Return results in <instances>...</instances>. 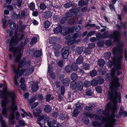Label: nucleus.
<instances>
[{
	"label": "nucleus",
	"instance_id": "obj_1",
	"mask_svg": "<svg viewBox=\"0 0 127 127\" xmlns=\"http://www.w3.org/2000/svg\"><path fill=\"white\" fill-rule=\"evenodd\" d=\"M114 68L112 69L110 75L113 78L111 84V91L108 92V98L112 101L113 104L110 102L108 103L106 108L104 110L100 109L97 111L98 115L103 114L107 118L109 116H111L113 114L114 115L117 108L116 104L117 99L119 100V102H121V94L119 92H117V89L120 85L119 82V79L117 77H114L115 72H117L118 75L121 74L122 73L121 65L122 63H113Z\"/></svg>",
	"mask_w": 127,
	"mask_h": 127
},
{
	"label": "nucleus",
	"instance_id": "obj_2",
	"mask_svg": "<svg viewBox=\"0 0 127 127\" xmlns=\"http://www.w3.org/2000/svg\"><path fill=\"white\" fill-rule=\"evenodd\" d=\"M24 36V34L22 33L18 36L17 34L14 36L12 37L11 39L9 44V50L10 51H12L14 56L15 57L14 62H18L21 57V54L22 53L23 48L22 46L18 47L16 49H15L13 45L16 44L18 40H21Z\"/></svg>",
	"mask_w": 127,
	"mask_h": 127
},
{
	"label": "nucleus",
	"instance_id": "obj_3",
	"mask_svg": "<svg viewBox=\"0 0 127 127\" xmlns=\"http://www.w3.org/2000/svg\"><path fill=\"white\" fill-rule=\"evenodd\" d=\"M14 73L15 74V76L14 78V84L17 86L18 85L17 79L22 76L24 73L25 75H28L32 73L34 70V68L33 66L31 67L22 69L19 71V69H16L14 67V65L13 64L11 65Z\"/></svg>",
	"mask_w": 127,
	"mask_h": 127
},
{
	"label": "nucleus",
	"instance_id": "obj_4",
	"mask_svg": "<svg viewBox=\"0 0 127 127\" xmlns=\"http://www.w3.org/2000/svg\"><path fill=\"white\" fill-rule=\"evenodd\" d=\"M108 31L105 32L101 34V39H104L107 37L109 38H112L115 42H118L119 41L121 37L120 33L119 32L115 31L113 32V34L108 35Z\"/></svg>",
	"mask_w": 127,
	"mask_h": 127
},
{
	"label": "nucleus",
	"instance_id": "obj_5",
	"mask_svg": "<svg viewBox=\"0 0 127 127\" xmlns=\"http://www.w3.org/2000/svg\"><path fill=\"white\" fill-rule=\"evenodd\" d=\"M4 92L5 93V98L7 99L8 97L10 98L12 102L11 106L9 109L10 110H17V107L15 105L14 102L16 96L14 93L12 91H7V90H5Z\"/></svg>",
	"mask_w": 127,
	"mask_h": 127
},
{
	"label": "nucleus",
	"instance_id": "obj_6",
	"mask_svg": "<svg viewBox=\"0 0 127 127\" xmlns=\"http://www.w3.org/2000/svg\"><path fill=\"white\" fill-rule=\"evenodd\" d=\"M31 64V62L30 61H26V59L25 58H23L19 62L18 64V67L17 69H19V68L23 66L27 67L29 66Z\"/></svg>",
	"mask_w": 127,
	"mask_h": 127
},
{
	"label": "nucleus",
	"instance_id": "obj_7",
	"mask_svg": "<svg viewBox=\"0 0 127 127\" xmlns=\"http://www.w3.org/2000/svg\"><path fill=\"white\" fill-rule=\"evenodd\" d=\"M69 54V49L67 47H64L62 49L61 54L63 58L65 59H67Z\"/></svg>",
	"mask_w": 127,
	"mask_h": 127
},
{
	"label": "nucleus",
	"instance_id": "obj_8",
	"mask_svg": "<svg viewBox=\"0 0 127 127\" xmlns=\"http://www.w3.org/2000/svg\"><path fill=\"white\" fill-rule=\"evenodd\" d=\"M84 114L85 115L88 116L89 118H94L97 120H101L100 117L97 115L96 114L90 113L88 112H85Z\"/></svg>",
	"mask_w": 127,
	"mask_h": 127
},
{
	"label": "nucleus",
	"instance_id": "obj_9",
	"mask_svg": "<svg viewBox=\"0 0 127 127\" xmlns=\"http://www.w3.org/2000/svg\"><path fill=\"white\" fill-rule=\"evenodd\" d=\"M123 46V43L118 45L117 47L114 48L113 50V54H115L117 51L121 53L123 49L122 48Z\"/></svg>",
	"mask_w": 127,
	"mask_h": 127
},
{
	"label": "nucleus",
	"instance_id": "obj_10",
	"mask_svg": "<svg viewBox=\"0 0 127 127\" xmlns=\"http://www.w3.org/2000/svg\"><path fill=\"white\" fill-rule=\"evenodd\" d=\"M100 118L101 119V120L102 123L99 122L97 121H94L92 123V125L94 127H101V125L102 124V123H103L102 122V120L103 118L104 117L102 116H101Z\"/></svg>",
	"mask_w": 127,
	"mask_h": 127
},
{
	"label": "nucleus",
	"instance_id": "obj_11",
	"mask_svg": "<svg viewBox=\"0 0 127 127\" xmlns=\"http://www.w3.org/2000/svg\"><path fill=\"white\" fill-rule=\"evenodd\" d=\"M12 110L11 112V114L10 115V119L11 120H10V124H14L16 122L14 120H13L14 118V115L15 114V111L16 110Z\"/></svg>",
	"mask_w": 127,
	"mask_h": 127
},
{
	"label": "nucleus",
	"instance_id": "obj_12",
	"mask_svg": "<svg viewBox=\"0 0 127 127\" xmlns=\"http://www.w3.org/2000/svg\"><path fill=\"white\" fill-rule=\"evenodd\" d=\"M83 82L80 80L78 81L77 83V87L78 91H81L83 89Z\"/></svg>",
	"mask_w": 127,
	"mask_h": 127
},
{
	"label": "nucleus",
	"instance_id": "obj_13",
	"mask_svg": "<svg viewBox=\"0 0 127 127\" xmlns=\"http://www.w3.org/2000/svg\"><path fill=\"white\" fill-rule=\"evenodd\" d=\"M16 16L17 18L20 19L22 18L24 19L26 17V13L25 11L24 10H21V13L18 15H17L16 14Z\"/></svg>",
	"mask_w": 127,
	"mask_h": 127
},
{
	"label": "nucleus",
	"instance_id": "obj_14",
	"mask_svg": "<svg viewBox=\"0 0 127 127\" xmlns=\"http://www.w3.org/2000/svg\"><path fill=\"white\" fill-rule=\"evenodd\" d=\"M38 83L35 82L32 85L31 89L33 92H35L38 89Z\"/></svg>",
	"mask_w": 127,
	"mask_h": 127
},
{
	"label": "nucleus",
	"instance_id": "obj_15",
	"mask_svg": "<svg viewBox=\"0 0 127 127\" xmlns=\"http://www.w3.org/2000/svg\"><path fill=\"white\" fill-rule=\"evenodd\" d=\"M69 11L71 12L74 17L76 16L78 14L79 10L77 8H73L70 9Z\"/></svg>",
	"mask_w": 127,
	"mask_h": 127
},
{
	"label": "nucleus",
	"instance_id": "obj_16",
	"mask_svg": "<svg viewBox=\"0 0 127 127\" xmlns=\"http://www.w3.org/2000/svg\"><path fill=\"white\" fill-rule=\"evenodd\" d=\"M9 24L10 27L12 29L14 30L16 28V25L14 22H12V21L9 20L8 22Z\"/></svg>",
	"mask_w": 127,
	"mask_h": 127
},
{
	"label": "nucleus",
	"instance_id": "obj_17",
	"mask_svg": "<svg viewBox=\"0 0 127 127\" xmlns=\"http://www.w3.org/2000/svg\"><path fill=\"white\" fill-rule=\"evenodd\" d=\"M61 29L62 26L60 25H59L58 27L54 29L53 30V31L54 33L56 34L58 33H60L61 30Z\"/></svg>",
	"mask_w": 127,
	"mask_h": 127
},
{
	"label": "nucleus",
	"instance_id": "obj_18",
	"mask_svg": "<svg viewBox=\"0 0 127 127\" xmlns=\"http://www.w3.org/2000/svg\"><path fill=\"white\" fill-rule=\"evenodd\" d=\"M36 110L37 111L36 112H34L33 111V114L35 117H39L40 115V113L41 112V111L40 109L36 108Z\"/></svg>",
	"mask_w": 127,
	"mask_h": 127
},
{
	"label": "nucleus",
	"instance_id": "obj_19",
	"mask_svg": "<svg viewBox=\"0 0 127 127\" xmlns=\"http://www.w3.org/2000/svg\"><path fill=\"white\" fill-rule=\"evenodd\" d=\"M83 51L82 47H78L76 49L75 53L77 55H79L81 54Z\"/></svg>",
	"mask_w": 127,
	"mask_h": 127
},
{
	"label": "nucleus",
	"instance_id": "obj_20",
	"mask_svg": "<svg viewBox=\"0 0 127 127\" xmlns=\"http://www.w3.org/2000/svg\"><path fill=\"white\" fill-rule=\"evenodd\" d=\"M44 110L47 113H50L52 110V108L50 105H47L45 106Z\"/></svg>",
	"mask_w": 127,
	"mask_h": 127
},
{
	"label": "nucleus",
	"instance_id": "obj_21",
	"mask_svg": "<svg viewBox=\"0 0 127 127\" xmlns=\"http://www.w3.org/2000/svg\"><path fill=\"white\" fill-rule=\"evenodd\" d=\"M83 62V57L80 56L76 60V63L77 64H79L82 63Z\"/></svg>",
	"mask_w": 127,
	"mask_h": 127
},
{
	"label": "nucleus",
	"instance_id": "obj_22",
	"mask_svg": "<svg viewBox=\"0 0 127 127\" xmlns=\"http://www.w3.org/2000/svg\"><path fill=\"white\" fill-rule=\"evenodd\" d=\"M52 16V12L50 11H47L45 12L44 17L45 19H48L50 18Z\"/></svg>",
	"mask_w": 127,
	"mask_h": 127
},
{
	"label": "nucleus",
	"instance_id": "obj_23",
	"mask_svg": "<svg viewBox=\"0 0 127 127\" xmlns=\"http://www.w3.org/2000/svg\"><path fill=\"white\" fill-rule=\"evenodd\" d=\"M69 30L68 29L66 28L65 29H62V27L61 30L60 32V33L61 34L64 35H65L68 32H67V31Z\"/></svg>",
	"mask_w": 127,
	"mask_h": 127
},
{
	"label": "nucleus",
	"instance_id": "obj_24",
	"mask_svg": "<svg viewBox=\"0 0 127 127\" xmlns=\"http://www.w3.org/2000/svg\"><path fill=\"white\" fill-rule=\"evenodd\" d=\"M63 85L64 86H68L70 83V81L69 79L67 78L64 79L63 80Z\"/></svg>",
	"mask_w": 127,
	"mask_h": 127
},
{
	"label": "nucleus",
	"instance_id": "obj_25",
	"mask_svg": "<svg viewBox=\"0 0 127 127\" xmlns=\"http://www.w3.org/2000/svg\"><path fill=\"white\" fill-rule=\"evenodd\" d=\"M105 64V62L103 59H100L98 61V65L100 67L104 66Z\"/></svg>",
	"mask_w": 127,
	"mask_h": 127
},
{
	"label": "nucleus",
	"instance_id": "obj_26",
	"mask_svg": "<svg viewBox=\"0 0 127 127\" xmlns=\"http://www.w3.org/2000/svg\"><path fill=\"white\" fill-rule=\"evenodd\" d=\"M0 122L1 125V127H7L5 121L3 120L2 117L1 116H0Z\"/></svg>",
	"mask_w": 127,
	"mask_h": 127
},
{
	"label": "nucleus",
	"instance_id": "obj_27",
	"mask_svg": "<svg viewBox=\"0 0 127 127\" xmlns=\"http://www.w3.org/2000/svg\"><path fill=\"white\" fill-rule=\"evenodd\" d=\"M70 87L72 90L75 89L77 87V83L75 81L71 82L70 84Z\"/></svg>",
	"mask_w": 127,
	"mask_h": 127
},
{
	"label": "nucleus",
	"instance_id": "obj_28",
	"mask_svg": "<svg viewBox=\"0 0 127 127\" xmlns=\"http://www.w3.org/2000/svg\"><path fill=\"white\" fill-rule=\"evenodd\" d=\"M42 52L40 51H37L34 52L33 53V56L35 57H40L41 55Z\"/></svg>",
	"mask_w": 127,
	"mask_h": 127
},
{
	"label": "nucleus",
	"instance_id": "obj_29",
	"mask_svg": "<svg viewBox=\"0 0 127 127\" xmlns=\"http://www.w3.org/2000/svg\"><path fill=\"white\" fill-rule=\"evenodd\" d=\"M61 47V45L59 44L55 43L53 44V47L54 50H58L60 49Z\"/></svg>",
	"mask_w": 127,
	"mask_h": 127
},
{
	"label": "nucleus",
	"instance_id": "obj_30",
	"mask_svg": "<svg viewBox=\"0 0 127 127\" xmlns=\"http://www.w3.org/2000/svg\"><path fill=\"white\" fill-rule=\"evenodd\" d=\"M50 5H46L45 4H44L43 3H41L40 4L39 6V7L42 10H45L46 7H50Z\"/></svg>",
	"mask_w": 127,
	"mask_h": 127
},
{
	"label": "nucleus",
	"instance_id": "obj_31",
	"mask_svg": "<svg viewBox=\"0 0 127 127\" xmlns=\"http://www.w3.org/2000/svg\"><path fill=\"white\" fill-rule=\"evenodd\" d=\"M56 123V121L54 120H53L50 122H47V124L49 127H56L54 125Z\"/></svg>",
	"mask_w": 127,
	"mask_h": 127
},
{
	"label": "nucleus",
	"instance_id": "obj_32",
	"mask_svg": "<svg viewBox=\"0 0 127 127\" xmlns=\"http://www.w3.org/2000/svg\"><path fill=\"white\" fill-rule=\"evenodd\" d=\"M71 67L72 70L74 71H76L78 68V66L76 63H73L72 64Z\"/></svg>",
	"mask_w": 127,
	"mask_h": 127
},
{
	"label": "nucleus",
	"instance_id": "obj_33",
	"mask_svg": "<svg viewBox=\"0 0 127 127\" xmlns=\"http://www.w3.org/2000/svg\"><path fill=\"white\" fill-rule=\"evenodd\" d=\"M82 121L86 125H88L89 124L90 120L87 117H84L82 119Z\"/></svg>",
	"mask_w": 127,
	"mask_h": 127
},
{
	"label": "nucleus",
	"instance_id": "obj_34",
	"mask_svg": "<svg viewBox=\"0 0 127 127\" xmlns=\"http://www.w3.org/2000/svg\"><path fill=\"white\" fill-rule=\"evenodd\" d=\"M73 5L72 3L70 1L67 2L64 5V7L65 8H68L71 6H72Z\"/></svg>",
	"mask_w": 127,
	"mask_h": 127
},
{
	"label": "nucleus",
	"instance_id": "obj_35",
	"mask_svg": "<svg viewBox=\"0 0 127 127\" xmlns=\"http://www.w3.org/2000/svg\"><path fill=\"white\" fill-rule=\"evenodd\" d=\"M82 67L84 70H88L90 68V65L87 63H85L83 64Z\"/></svg>",
	"mask_w": 127,
	"mask_h": 127
},
{
	"label": "nucleus",
	"instance_id": "obj_36",
	"mask_svg": "<svg viewBox=\"0 0 127 127\" xmlns=\"http://www.w3.org/2000/svg\"><path fill=\"white\" fill-rule=\"evenodd\" d=\"M45 118H46V119H49L48 117H46V116L44 115H43L41 116L38 117L37 118V120L38 121H40L43 120H44V121Z\"/></svg>",
	"mask_w": 127,
	"mask_h": 127
},
{
	"label": "nucleus",
	"instance_id": "obj_37",
	"mask_svg": "<svg viewBox=\"0 0 127 127\" xmlns=\"http://www.w3.org/2000/svg\"><path fill=\"white\" fill-rule=\"evenodd\" d=\"M79 113V112L77 108H75L73 110V113H72L73 116L74 117H76Z\"/></svg>",
	"mask_w": 127,
	"mask_h": 127
},
{
	"label": "nucleus",
	"instance_id": "obj_38",
	"mask_svg": "<svg viewBox=\"0 0 127 127\" xmlns=\"http://www.w3.org/2000/svg\"><path fill=\"white\" fill-rule=\"evenodd\" d=\"M71 79L73 80H76L77 78V75L75 73H73L71 74L70 75Z\"/></svg>",
	"mask_w": 127,
	"mask_h": 127
},
{
	"label": "nucleus",
	"instance_id": "obj_39",
	"mask_svg": "<svg viewBox=\"0 0 127 127\" xmlns=\"http://www.w3.org/2000/svg\"><path fill=\"white\" fill-rule=\"evenodd\" d=\"M57 38L56 37H51L49 38V42L50 43L54 44L57 39Z\"/></svg>",
	"mask_w": 127,
	"mask_h": 127
},
{
	"label": "nucleus",
	"instance_id": "obj_40",
	"mask_svg": "<svg viewBox=\"0 0 127 127\" xmlns=\"http://www.w3.org/2000/svg\"><path fill=\"white\" fill-rule=\"evenodd\" d=\"M125 111H124V108L123 106H121L119 112V115L120 116L123 115Z\"/></svg>",
	"mask_w": 127,
	"mask_h": 127
},
{
	"label": "nucleus",
	"instance_id": "obj_41",
	"mask_svg": "<svg viewBox=\"0 0 127 127\" xmlns=\"http://www.w3.org/2000/svg\"><path fill=\"white\" fill-rule=\"evenodd\" d=\"M91 82L90 81L86 80L84 82L83 85L85 87L88 88L90 86Z\"/></svg>",
	"mask_w": 127,
	"mask_h": 127
},
{
	"label": "nucleus",
	"instance_id": "obj_42",
	"mask_svg": "<svg viewBox=\"0 0 127 127\" xmlns=\"http://www.w3.org/2000/svg\"><path fill=\"white\" fill-rule=\"evenodd\" d=\"M111 55L110 52H106L104 54V57L106 59L108 60L110 58Z\"/></svg>",
	"mask_w": 127,
	"mask_h": 127
},
{
	"label": "nucleus",
	"instance_id": "obj_43",
	"mask_svg": "<svg viewBox=\"0 0 127 127\" xmlns=\"http://www.w3.org/2000/svg\"><path fill=\"white\" fill-rule=\"evenodd\" d=\"M91 49L88 48H86L84 51V53L86 55H89L91 54Z\"/></svg>",
	"mask_w": 127,
	"mask_h": 127
},
{
	"label": "nucleus",
	"instance_id": "obj_44",
	"mask_svg": "<svg viewBox=\"0 0 127 127\" xmlns=\"http://www.w3.org/2000/svg\"><path fill=\"white\" fill-rule=\"evenodd\" d=\"M72 69L71 67L69 65H67L65 68V70L67 72H70Z\"/></svg>",
	"mask_w": 127,
	"mask_h": 127
},
{
	"label": "nucleus",
	"instance_id": "obj_45",
	"mask_svg": "<svg viewBox=\"0 0 127 127\" xmlns=\"http://www.w3.org/2000/svg\"><path fill=\"white\" fill-rule=\"evenodd\" d=\"M5 100H2L1 103V106L2 107H4L7 103L8 102V101L7 99L5 98Z\"/></svg>",
	"mask_w": 127,
	"mask_h": 127
},
{
	"label": "nucleus",
	"instance_id": "obj_46",
	"mask_svg": "<svg viewBox=\"0 0 127 127\" xmlns=\"http://www.w3.org/2000/svg\"><path fill=\"white\" fill-rule=\"evenodd\" d=\"M90 76L91 77H93L96 75L97 72L96 70H93L90 72Z\"/></svg>",
	"mask_w": 127,
	"mask_h": 127
},
{
	"label": "nucleus",
	"instance_id": "obj_47",
	"mask_svg": "<svg viewBox=\"0 0 127 127\" xmlns=\"http://www.w3.org/2000/svg\"><path fill=\"white\" fill-rule=\"evenodd\" d=\"M86 94L88 96H91L92 95V92L90 89H87L86 90Z\"/></svg>",
	"mask_w": 127,
	"mask_h": 127
},
{
	"label": "nucleus",
	"instance_id": "obj_48",
	"mask_svg": "<svg viewBox=\"0 0 127 127\" xmlns=\"http://www.w3.org/2000/svg\"><path fill=\"white\" fill-rule=\"evenodd\" d=\"M117 27L119 29H120L121 28H123L125 29L126 28L125 24L124 23H121L120 25H118Z\"/></svg>",
	"mask_w": 127,
	"mask_h": 127
},
{
	"label": "nucleus",
	"instance_id": "obj_49",
	"mask_svg": "<svg viewBox=\"0 0 127 127\" xmlns=\"http://www.w3.org/2000/svg\"><path fill=\"white\" fill-rule=\"evenodd\" d=\"M5 90H6V88H4L3 91H0V97L1 98H4V94H5V93L4 92Z\"/></svg>",
	"mask_w": 127,
	"mask_h": 127
},
{
	"label": "nucleus",
	"instance_id": "obj_50",
	"mask_svg": "<svg viewBox=\"0 0 127 127\" xmlns=\"http://www.w3.org/2000/svg\"><path fill=\"white\" fill-rule=\"evenodd\" d=\"M91 85L93 86H96L98 84V82L97 80H94L91 82Z\"/></svg>",
	"mask_w": 127,
	"mask_h": 127
},
{
	"label": "nucleus",
	"instance_id": "obj_51",
	"mask_svg": "<svg viewBox=\"0 0 127 127\" xmlns=\"http://www.w3.org/2000/svg\"><path fill=\"white\" fill-rule=\"evenodd\" d=\"M81 33H78L74 34L72 36V37L73 39L76 38L77 37L81 36Z\"/></svg>",
	"mask_w": 127,
	"mask_h": 127
},
{
	"label": "nucleus",
	"instance_id": "obj_52",
	"mask_svg": "<svg viewBox=\"0 0 127 127\" xmlns=\"http://www.w3.org/2000/svg\"><path fill=\"white\" fill-rule=\"evenodd\" d=\"M86 3L83 0H81L79 1L78 3V5L79 6H83V5H85Z\"/></svg>",
	"mask_w": 127,
	"mask_h": 127
},
{
	"label": "nucleus",
	"instance_id": "obj_53",
	"mask_svg": "<svg viewBox=\"0 0 127 127\" xmlns=\"http://www.w3.org/2000/svg\"><path fill=\"white\" fill-rule=\"evenodd\" d=\"M37 41V38L36 37H33L32 39L30 42V44L31 45H32L35 43Z\"/></svg>",
	"mask_w": 127,
	"mask_h": 127
},
{
	"label": "nucleus",
	"instance_id": "obj_54",
	"mask_svg": "<svg viewBox=\"0 0 127 127\" xmlns=\"http://www.w3.org/2000/svg\"><path fill=\"white\" fill-rule=\"evenodd\" d=\"M97 80L98 82V84L100 85L102 84L104 82V79L101 77H99Z\"/></svg>",
	"mask_w": 127,
	"mask_h": 127
},
{
	"label": "nucleus",
	"instance_id": "obj_55",
	"mask_svg": "<svg viewBox=\"0 0 127 127\" xmlns=\"http://www.w3.org/2000/svg\"><path fill=\"white\" fill-rule=\"evenodd\" d=\"M50 25V22L48 21H47L44 23V27L46 28H47L49 27Z\"/></svg>",
	"mask_w": 127,
	"mask_h": 127
},
{
	"label": "nucleus",
	"instance_id": "obj_56",
	"mask_svg": "<svg viewBox=\"0 0 127 127\" xmlns=\"http://www.w3.org/2000/svg\"><path fill=\"white\" fill-rule=\"evenodd\" d=\"M95 34V31H92L89 32L87 36V37H90L92 35H94Z\"/></svg>",
	"mask_w": 127,
	"mask_h": 127
},
{
	"label": "nucleus",
	"instance_id": "obj_57",
	"mask_svg": "<svg viewBox=\"0 0 127 127\" xmlns=\"http://www.w3.org/2000/svg\"><path fill=\"white\" fill-rule=\"evenodd\" d=\"M19 124L22 127H24L26 125V124L24 121L20 120L18 121Z\"/></svg>",
	"mask_w": 127,
	"mask_h": 127
},
{
	"label": "nucleus",
	"instance_id": "obj_58",
	"mask_svg": "<svg viewBox=\"0 0 127 127\" xmlns=\"http://www.w3.org/2000/svg\"><path fill=\"white\" fill-rule=\"evenodd\" d=\"M75 20L74 19H71L68 20V23L70 25L73 24L75 22Z\"/></svg>",
	"mask_w": 127,
	"mask_h": 127
},
{
	"label": "nucleus",
	"instance_id": "obj_59",
	"mask_svg": "<svg viewBox=\"0 0 127 127\" xmlns=\"http://www.w3.org/2000/svg\"><path fill=\"white\" fill-rule=\"evenodd\" d=\"M51 95L50 94H48L46 97V100L47 101H50L51 98L52 99H53V97H51Z\"/></svg>",
	"mask_w": 127,
	"mask_h": 127
},
{
	"label": "nucleus",
	"instance_id": "obj_60",
	"mask_svg": "<svg viewBox=\"0 0 127 127\" xmlns=\"http://www.w3.org/2000/svg\"><path fill=\"white\" fill-rule=\"evenodd\" d=\"M92 108H91L90 106H86L84 108V110L85 112H86L88 111L92 110Z\"/></svg>",
	"mask_w": 127,
	"mask_h": 127
},
{
	"label": "nucleus",
	"instance_id": "obj_61",
	"mask_svg": "<svg viewBox=\"0 0 127 127\" xmlns=\"http://www.w3.org/2000/svg\"><path fill=\"white\" fill-rule=\"evenodd\" d=\"M7 21L5 19H3L2 20V27L4 29L5 28V25Z\"/></svg>",
	"mask_w": 127,
	"mask_h": 127
},
{
	"label": "nucleus",
	"instance_id": "obj_62",
	"mask_svg": "<svg viewBox=\"0 0 127 127\" xmlns=\"http://www.w3.org/2000/svg\"><path fill=\"white\" fill-rule=\"evenodd\" d=\"M35 7L34 4L33 3H30L29 8L31 10H33L35 8Z\"/></svg>",
	"mask_w": 127,
	"mask_h": 127
},
{
	"label": "nucleus",
	"instance_id": "obj_63",
	"mask_svg": "<svg viewBox=\"0 0 127 127\" xmlns=\"http://www.w3.org/2000/svg\"><path fill=\"white\" fill-rule=\"evenodd\" d=\"M76 107L78 109H81L82 108V104L80 102H78L75 104Z\"/></svg>",
	"mask_w": 127,
	"mask_h": 127
},
{
	"label": "nucleus",
	"instance_id": "obj_64",
	"mask_svg": "<svg viewBox=\"0 0 127 127\" xmlns=\"http://www.w3.org/2000/svg\"><path fill=\"white\" fill-rule=\"evenodd\" d=\"M64 62L63 60H61L59 61L58 63V65L60 67H62L64 65Z\"/></svg>",
	"mask_w": 127,
	"mask_h": 127
}]
</instances>
